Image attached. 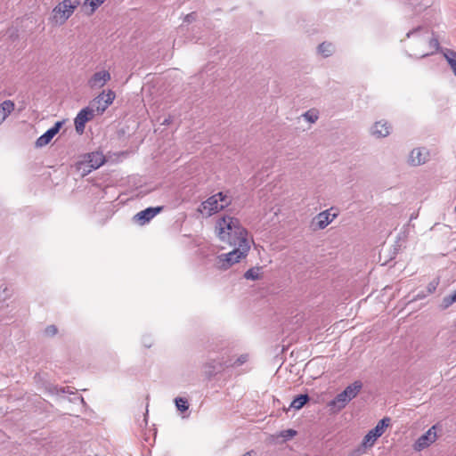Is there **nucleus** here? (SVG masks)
I'll return each mask as SVG.
<instances>
[{
	"mask_svg": "<svg viewBox=\"0 0 456 456\" xmlns=\"http://www.w3.org/2000/svg\"><path fill=\"white\" fill-rule=\"evenodd\" d=\"M297 435V431L294 429H287L281 432L280 436L284 438L285 440L290 439Z\"/></svg>",
	"mask_w": 456,
	"mask_h": 456,
	"instance_id": "obj_28",
	"label": "nucleus"
},
{
	"mask_svg": "<svg viewBox=\"0 0 456 456\" xmlns=\"http://www.w3.org/2000/svg\"><path fill=\"white\" fill-rule=\"evenodd\" d=\"M178 411H185L189 408L188 401L183 397H177L175 400Z\"/></svg>",
	"mask_w": 456,
	"mask_h": 456,
	"instance_id": "obj_25",
	"label": "nucleus"
},
{
	"mask_svg": "<svg viewBox=\"0 0 456 456\" xmlns=\"http://www.w3.org/2000/svg\"><path fill=\"white\" fill-rule=\"evenodd\" d=\"M429 159V151L425 148L413 149L408 158L411 166L418 167L425 164Z\"/></svg>",
	"mask_w": 456,
	"mask_h": 456,
	"instance_id": "obj_15",
	"label": "nucleus"
},
{
	"mask_svg": "<svg viewBox=\"0 0 456 456\" xmlns=\"http://www.w3.org/2000/svg\"><path fill=\"white\" fill-rule=\"evenodd\" d=\"M455 302H456V293L454 292L453 294L447 296L443 299V307L447 308Z\"/></svg>",
	"mask_w": 456,
	"mask_h": 456,
	"instance_id": "obj_26",
	"label": "nucleus"
},
{
	"mask_svg": "<svg viewBox=\"0 0 456 456\" xmlns=\"http://www.w3.org/2000/svg\"><path fill=\"white\" fill-rule=\"evenodd\" d=\"M444 56L446 59L453 74L456 76V52L446 50V52L444 53Z\"/></svg>",
	"mask_w": 456,
	"mask_h": 456,
	"instance_id": "obj_20",
	"label": "nucleus"
},
{
	"mask_svg": "<svg viewBox=\"0 0 456 456\" xmlns=\"http://www.w3.org/2000/svg\"><path fill=\"white\" fill-rule=\"evenodd\" d=\"M195 20V13L194 12H191L190 14H187L184 18V21L185 22H192L193 20Z\"/></svg>",
	"mask_w": 456,
	"mask_h": 456,
	"instance_id": "obj_31",
	"label": "nucleus"
},
{
	"mask_svg": "<svg viewBox=\"0 0 456 456\" xmlns=\"http://www.w3.org/2000/svg\"><path fill=\"white\" fill-rule=\"evenodd\" d=\"M170 123V120L169 119H165L163 121V125H168Z\"/></svg>",
	"mask_w": 456,
	"mask_h": 456,
	"instance_id": "obj_35",
	"label": "nucleus"
},
{
	"mask_svg": "<svg viewBox=\"0 0 456 456\" xmlns=\"http://www.w3.org/2000/svg\"><path fill=\"white\" fill-rule=\"evenodd\" d=\"M57 333V329L55 326L53 325H51V326H48L46 329H45V334L48 335V336H53Z\"/></svg>",
	"mask_w": 456,
	"mask_h": 456,
	"instance_id": "obj_30",
	"label": "nucleus"
},
{
	"mask_svg": "<svg viewBox=\"0 0 456 456\" xmlns=\"http://www.w3.org/2000/svg\"><path fill=\"white\" fill-rule=\"evenodd\" d=\"M111 78L110 73L108 70L102 69L94 72L87 80V86L91 89H97L103 87Z\"/></svg>",
	"mask_w": 456,
	"mask_h": 456,
	"instance_id": "obj_13",
	"label": "nucleus"
},
{
	"mask_svg": "<svg viewBox=\"0 0 456 456\" xmlns=\"http://www.w3.org/2000/svg\"><path fill=\"white\" fill-rule=\"evenodd\" d=\"M115 98L116 94L114 91L110 89L103 90L91 101L89 108L94 109V113L102 115L113 103Z\"/></svg>",
	"mask_w": 456,
	"mask_h": 456,
	"instance_id": "obj_8",
	"label": "nucleus"
},
{
	"mask_svg": "<svg viewBox=\"0 0 456 456\" xmlns=\"http://www.w3.org/2000/svg\"><path fill=\"white\" fill-rule=\"evenodd\" d=\"M80 4L81 0H62L59 2L51 12L50 22L54 26L64 25Z\"/></svg>",
	"mask_w": 456,
	"mask_h": 456,
	"instance_id": "obj_3",
	"label": "nucleus"
},
{
	"mask_svg": "<svg viewBox=\"0 0 456 456\" xmlns=\"http://www.w3.org/2000/svg\"><path fill=\"white\" fill-rule=\"evenodd\" d=\"M337 214H331L330 209L324 210L314 216L312 225L314 230H323L337 217Z\"/></svg>",
	"mask_w": 456,
	"mask_h": 456,
	"instance_id": "obj_14",
	"label": "nucleus"
},
{
	"mask_svg": "<svg viewBox=\"0 0 456 456\" xmlns=\"http://www.w3.org/2000/svg\"><path fill=\"white\" fill-rule=\"evenodd\" d=\"M248 359V354H241L240 357L237 358V360L234 362V367L241 366L244 362H246Z\"/></svg>",
	"mask_w": 456,
	"mask_h": 456,
	"instance_id": "obj_29",
	"label": "nucleus"
},
{
	"mask_svg": "<svg viewBox=\"0 0 456 456\" xmlns=\"http://www.w3.org/2000/svg\"><path fill=\"white\" fill-rule=\"evenodd\" d=\"M390 425V419L386 417L380 419L375 428L370 429L363 437L361 446L355 449L351 456H360L365 452L366 449L371 448L378 438H379Z\"/></svg>",
	"mask_w": 456,
	"mask_h": 456,
	"instance_id": "obj_5",
	"label": "nucleus"
},
{
	"mask_svg": "<svg viewBox=\"0 0 456 456\" xmlns=\"http://www.w3.org/2000/svg\"><path fill=\"white\" fill-rule=\"evenodd\" d=\"M362 388V383L358 380L354 381L348 385L341 393L338 394L337 396L328 403V406L334 413L340 411L357 396Z\"/></svg>",
	"mask_w": 456,
	"mask_h": 456,
	"instance_id": "obj_4",
	"label": "nucleus"
},
{
	"mask_svg": "<svg viewBox=\"0 0 456 456\" xmlns=\"http://www.w3.org/2000/svg\"><path fill=\"white\" fill-rule=\"evenodd\" d=\"M244 277L247 280L256 281L260 278V267H253L248 269L245 274Z\"/></svg>",
	"mask_w": 456,
	"mask_h": 456,
	"instance_id": "obj_24",
	"label": "nucleus"
},
{
	"mask_svg": "<svg viewBox=\"0 0 456 456\" xmlns=\"http://www.w3.org/2000/svg\"><path fill=\"white\" fill-rule=\"evenodd\" d=\"M303 117L305 120H307L310 123H314L318 119V115L314 110H308L305 113H304Z\"/></svg>",
	"mask_w": 456,
	"mask_h": 456,
	"instance_id": "obj_27",
	"label": "nucleus"
},
{
	"mask_svg": "<svg viewBox=\"0 0 456 456\" xmlns=\"http://www.w3.org/2000/svg\"><path fill=\"white\" fill-rule=\"evenodd\" d=\"M391 133V126L386 120H379L373 124L370 134L376 138H383Z\"/></svg>",
	"mask_w": 456,
	"mask_h": 456,
	"instance_id": "obj_18",
	"label": "nucleus"
},
{
	"mask_svg": "<svg viewBox=\"0 0 456 456\" xmlns=\"http://www.w3.org/2000/svg\"><path fill=\"white\" fill-rule=\"evenodd\" d=\"M404 5L405 12L419 14L433 4V0H400Z\"/></svg>",
	"mask_w": 456,
	"mask_h": 456,
	"instance_id": "obj_12",
	"label": "nucleus"
},
{
	"mask_svg": "<svg viewBox=\"0 0 456 456\" xmlns=\"http://www.w3.org/2000/svg\"><path fill=\"white\" fill-rule=\"evenodd\" d=\"M215 232L221 241L231 246L249 244L247 230L234 216L225 215L218 218L216 222Z\"/></svg>",
	"mask_w": 456,
	"mask_h": 456,
	"instance_id": "obj_1",
	"label": "nucleus"
},
{
	"mask_svg": "<svg viewBox=\"0 0 456 456\" xmlns=\"http://www.w3.org/2000/svg\"><path fill=\"white\" fill-rule=\"evenodd\" d=\"M94 117V110L90 109L89 106L82 109L74 119L75 128L78 134H82L85 131L86 122L93 119Z\"/></svg>",
	"mask_w": 456,
	"mask_h": 456,
	"instance_id": "obj_11",
	"label": "nucleus"
},
{
	"mask_svg": "<svg viewBox=\"0 0 456 456\" xmlns=\"http://www.w3.org/2000/svg\"><path fill=\"white\" fill-rule=\"evenodd\" d=\"M437 428V426L434 425L425 434L421 435L412 445L414 451L421 452L433 444L438 437Z\"/></svg>",
	"mask_w": 456,
	"mask_h": 456,
	"instance_id": "obj_10",
	"label": "nucleus"
},
{
	"mask_svg": "<svg viewBox=\"0 0 456 456\" xmlns=\"http://www.w3.org/2000/svg\"><path fill=\"white\" fill-rule=\"evenodd\" d=\"M408 38H413L419 45L415 54L419 57H425L435 53L439 46L438 40L426 27H418L406 34Z\"/></svg>",
	"mask_w": 456,
	"mask_h": 456,
	"instance_id": "obj_2",
	"label": "nucleus"
},
{
	"mask_svg": "<svg viewBox=\"0 0 456 456\" xmlns=\"http://www.w3.org/2000/svg\"><path fill=\"white\" fill-rule=\"evenodd\" d=\"M7 290V287L4 285L0 286V292L4 293Z\"/></svg>",
	"mask_w": 456,
	"mask_h": 456,
	"instance_id": "obj_34",
	"label": "nucleus"
},
{
	"mask_svg": "<svg viewBox=\"0 0 456 456\" xmlns=\"http://www.w3.org/2000/svg\"><path fill=\"white\" fill-rule=\"evenodd\" d=\"M62 125L63 121H57L53 127L48 129L45 134H43L37 139L36 147L42 148L47 145L52 141V139L58 134Z\"/></svg>",
	"mask_w": 456,
	"mask_h": 456,
	"instance_id": "obj_17",
	"label": "nucleus"
},
{
	"mask_svg": "<svg viewBox=\"0 0 456 456\" xmlns=\"http://www.w3.org/2000/svg\"><path fill=\"white\" fill-rule=\"evenodd\" d=\"M235 248L227 253L217 256L216 265L218 269L227 270L234 264L239 263L240 259L247 256L250 248V244H238Z\"/></svg>",
	"mask_w": 456,
	"mask_h": 456,
	"instance_id": "obj_7",
	"label": "nucleus"
},
{
	"mask_svg": "<svg viewBox=\"0 0 456 456\" xmlns=\"http://www.w3.org/2000/svg\"><path fill=\"white\" fill-rule=\"evenodd\" d=\"M314 361H310L305 364L306 368H313L314 367Z\"/></svg>",
	"mask_w": 456,
	"mask_h": 456,
	"instance_id": "obj_33",
	"label": "nucleus"
},
{
	"mask_svg": "<svg viewBox=\"0 0 456 456\" xmlns=\"http://www.w3.org/2000/svg\"><path fill=\"white\" fill-rule=\"evenodd\" d=\"M231 204V199L224 192L216 193L205 201L198 208V211L206 217H209Z\"/></svg>",
	"mask_w": 456,
	"mask_h": 456,
	"instance_id": "obj_6",
	"label": "nucleus"
},
{
	"mask_svg": "<svg viewBox=\"0 0 456 456\" xmlns=\"http://www.w3.org/2000/svg\"><path fill=\"white\" fill-rule=\"evenodd\" d=\"M163 209V207L147 208L144 210L138 212L134 220L140 225H144L154 218Z\"/></svg>",
	"mask_w": 456,
	"mask_h": 456,
	"instance_id": "obj_16",
	"label": "nucleus"
},
{
	"mask_svg": "<svg viewBox=\"0 0 456 456\" xmlns=\"http://www.w3.org/2000/svg\"><path fill=\"white\" fill-rule=\"evenodd\" d=\"M308 399L307 395H300L291 402L290 408L299 410L307 403Z\"/></svg>",
	"mask_w": 456,
	"mask_h": 456,
	"instance_id": "obj_21",
	"label": "nucleus"
},
{
	"mask_svg": "<svg viewBox=\"0 0 456 456\" xmlns=\"http://www.w3.org/2000/svg\"><path fill=\"white\" fill-rule=\"evenodd\" d=\"M242 456H256V455L254 452H248L245 454H243Z\"/></svg>",
	"mask_w": 456,
	"mask_h": 456,
	"instance_id": "obj_32",
	"label": "nucleus"
},
{
	"mask_svg": "<svg viewBox=\"0 0 456 456\" xmlns=\"http://www.w3.org/2000/svg\"><path fill=\"white\" fill-rule=\"evenodd\" d=\"M14 103L10 100L4 101L0 104V124H2L6 118L13 111Z\"/></svg>",
	"mask_w": 456,
	"mask_h": 456,
	"instance_id": "obj_19",
	"label": "nucleus"
},
{
	"mask_svg": "<svg viewBox=\"0 0 456 456\" xmlns=\"http://www.w3.org/2000/svg\"><path fill=\"white\" fill-rule=\"evenodd\" d=\"M318 52L324 57L330 56L334 52V46L330 43H322L318 47Z\"/></svg>",
	"mask_w": 456,
	"mask_h": 456,
	"instance_id": "obj_23",
	"label": "nucleus"
},
{
	"mask_svg": "<svg viewBox=\"0 0 456 456\" xmlns=\"http://www.w3.org/2000/svg\"><path fill=\"white\" fill-rule=\"evenodd\" d=\"M105 2V0H85L84 3H83V6L84 7H89L90 8V12H88V14H93L98 7H100L103 3Z\"/></svg>",
	"mask_w": 456,
	"mask_h": 456,
	"instance_id": "obj_22",
	"label": "nucleus"
},
{
	"mask_svg": "<svg viewBox=\"0 0 456 456\" xmlns=\"http://www.w3.org/2000/svg\"><path fill=\"white\" fill-rule=\"evenodd\" d=\"M105 162V158L102 152H91L86 156V160L78 164V169L82 170L83 175L90 173L92 170L99 168Z\"/></svg>",
	"mask_w": 456,
	"mask_h": 456,
	"instance_id": "obj_9",
	"label": "nucleus"
}]
</instances>
